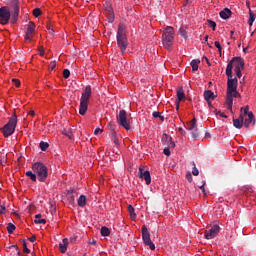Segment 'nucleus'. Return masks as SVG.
<instances>
[{"mask_svg":"<svg viewBox=\"0 0 256 256\" xmlns=\"http://www.w3.org/2000/svg\"><path fill=\"white\" fill-rule=\"evenodd\" d=\"M92 93L91 85H87L80 98V115H85V113H87V109L89 108V99L91 98Z\"/></svg>","mask_w":256,"mask_h":256,"instance_id":"f257e3e1","label":"nucleus"},{"mask_svg":"<svg viewBox=\"0 0 256 256\" xmlns=\"http://www.w3.org/2000/svg\"><path fill=\"white\" fill-rule=\"evenodd\" d=\"M32 171L37 175L38 180L41 183H45L47 177L49 176V172L47 166L42 162H36L32 165Z\"/></svg>","mask_w":256,"mask_h":256,"instance_id":"f03ea898","label":"nucleus"},{"mask_svg":"<svg viewBox=\"0 0 256 256\" xmlns=\"http://www.w3.org/2000/svg\"><path fill=\"white\" fill-rule=\"evenodd\" d=\"M175 39V30L173 27L168 26L162 34V43L165 49H171L173 47V40Z\"/></svg>","mask_w":256,"mask_h":256,"instance_id":"7ed1b4c3","label":"nucleus"},{"mask_svg":"<svg viewBox=\"0 0 256 256\" xmlns=\"http://www.w3.org/2000/svg\"><path fill=\"white\" fill-rule=\"evenodd\" d=\"M17 127V115H12L6 125L2 128L4 137H11L15 133Z\"/></svg>","mask_w":256,"mask_h":256,"instance_id":"20e7f679","label":"nucleus"},{"mask_svg":"<svg viewBox=\"0 0 256 256\" xmlns=\"http://www.w3.org/2000/svg\"><path fill=\"white\" fill-rule=\"evenodd\" d=\"M8 4L11 8V24L15 25V23H17V19H19V10L21 9L19 6V0H8Z\"/></svg>","mask_w":256,"mask_h":256,"instance_id":"39448f33","label":"nucleus"},{"mask_svg":"<svg viewBox=\"0 0 256 256\" xmlns=\"http://www.w3.org/2000/svg\"><path fill=\"white\" fill-rule=\"evenodd\" d=\"M117 45L120 48L121 53L127 51V36H125V31L122 26H119L117 32Z\"/></svg>","mask_w":256,"mask_h":256,"instance_id":"423d86ee","label":"nucleus"},{"mask_svg":"<svg viewBox=\"0 0 256 256\" xmlns=\"http://www.w3.org/2000/svg\"><path fill=\"white\" fill-rule=\"evenodd\" d=\"M116 119L120 127H123L124 129H126V131H129V129H131V122H129V119H127V112L125 110H120Z\"/></svg>","mask_w":256,"mask_h":256,"instance_id":"0eeeda50","label":"nucleus"},{"mask_svg":"<svg viewBox=\"0 0 256 256\" xmlns=\"http://www.w3.org/2000/svg\"><path fill=\"white\" fill-rule=\"evenodd\" d=\"M142 239L145 245H147L151 251H155V244L151 242V234L145 225L142 226Z\"/></svg>","mask_w":256,"mask_h":256,"instance_id":"6e6552de","label":"nucleus"},{"mask_svg":"<svg viewBox=\"0 0 256 256\" xmlns=\"http://www.w3.org/2000/svg\"><path fill=\"white\" fill-rule=\"evenodd\" d=\"M10 19H11V10H9V7L7 6L1 7L0 8V24L7 25Z\"/></svg>","mask_w":256,"mask_h":256,"instance_id":"1a4fd4ad","label":"nucleus"},{"mask_svg":"<svg viewBox=\"0 0 256 256\" xmlns=\"http://www.w3.org/2000/svg\"><path fill=\"white\" fill-rule=\"evenodd\" d=\"M219 231H221L219 224L214 223L211 229L205 231L204 237L205 239H208V240L215 239V237L219 235Z\"/></svg>","mask_w":256,"mask_h":256,"instance_id":"9d476101","label":"nucleus"},{"mask_svg":"<svg viewBox=\"0 0 256 256\" xmlns=\"http://www.w3.org/2000/svg\"><path fill=\"white\" fill-rule=\"evenodd\" d=\"M35 35V23L30 21L27 25V29L24 36V41L26 43H31L33 41V36Z\"/></svg>","mask_w":256,"mask_h":256,"instance_id":"9b49d317","label":"nucleus"},{"mask_svg":"<svg viewBox=\"0 0 256 256\" xmlns=\"http://www.w3.org/2000/svg\"><path fill=\"white\" fill-rule=\"evenodd\" d=\"M234 59H236V64H235V73L236 76L241 79V71H243V69H245V62L243 61V59L241 57H235Z\"/></svg>","mask_w":256,"mask_h":256,"instance_id":"f8f14e48","label":"nucleus"},{"mask_svg":"<svg viewBox=\"0 0 256 256\" xmlns=\"http://www.w3.org/2000/svg\"><path fill=\"white\" fill-rule=\"evenodd\" d=\"M138 173L140 179H144L146 185H151V172H149V170L139 168Z\"/></svg>","mask_w":256,"mask_h":256,"instance_id":"ddd939ff","label":"nucleus"},{"mask_svg":"<svg viewBox=\"0 0 256 256\" xmlns=\"http://www.w3.org/2000/svg\"><path fill=\"white\" fill-rule=\"evenodd\" d=\"M235 65H237V59L233 57L226 67V76L228 77V79L233 78V66L235 67Z\"/></svg>","mask_w":256,"mask_h":256,"instance_id":"4468645a","label":"nucleus"},{"mask_svg":"<svg viewBox=\"0 0 256 256\" xmlns=\"http://www.w3.org/2000/svg\"><path fill=\"white\" fill-rule=\"evenodd\" d=\"M235 90H237V78H228L227 93H232Z\"/></svg>","mask_w":256,"mask_h":256,"instance_id":"2eb2a0df","label":"nucleus"},{"mask_svg":"<svg viewBox=\"0 0 256 256\" xmlns=\"http://www.w3.org/2000/svg\"><path fill=\"white\" fill-rule=\"evenodd\" d=\"M217 96L215 95V93L211 90H206L204 91V99L205 101H215V98Z\"/></svg>","mask_w":256,"mask_h":256,"instance_id":"dca6fc26","label":"nucleus"},{"mask_svg":"<svg viewBox=\"0 0 256 256\" xmlns=\"http://www.w3.org/2000/svg\"><path fill=\"white\" fill-rule=\"evenodd\" d=\"M255 122V116L253 115V112L248 113V118L244 120V127H249L252 123Z\"/></svg>","mask_w":256,"mask_h":256,"instance_id":"f3484780","label":"nucleus"},{"mask_svg":"<svg viewBox=\"0 0 256 256\" xmlns=\"http://www.w3.org/2000/svg\"><path fill=\"white\" fill-rule=\"evenodd\" d=\"M226 105L229 111H233V96L229 92H227L226 96Z\"/></svg>","mask_w":256,"mask_h":256,"instance_id":"a211bd4d","label":"nucleus"},{"mask_svg":"<svg viewBox=\"0 0 256 256\" xmlns=\"http://www.w3.org/2000/svg\"><path fill=\"white\" fill-rule=\"evenodd\" d=\"M233 12L229 8H224L222 11H220V17L221 19H229L231 17Z\"/></svg>","mask_w":256,"mask_h":256,"instance_id":"6ab92c4d","label":"nucleus"},{"mask_svg":"<svg viewBox=\"0 0 256 256\" xmlns=\"http://www.w3.org/2000/svg\"><path fill=\"white\" fill-rule=\"evenodd\" d=\"M69 245V239L64 238L62 244H59L60 252L67 253V246Z\"/></svg>","mask_w":256,"mask_h":256,"instance_id":"aec40b11","label":"nucleus"},{"mask_svg":"<svg viewBox=\"0 0 256 256\" xmlns=\"http://www.w3.org/2000/svg\"><path fill=\"white\" fill-rule=\"evenodd\" d=\"M77 203H78L79 207H85V205H87V196L86 195H81L78 198Z\"/></svg>","mask_w":256,"mask_h":256,"instance_id":"412c9836","label":"nucleus"},{"mask_svg":"<svg viewBox=\"0 0 256 256\" xmlns=\"http://www.w3.org/2000/svg\"><path fill=\"white\" fill-rule=\"evenodd\" d=\"M185 99V92H183V88H179L177 90V99L178 103H181Z\"/></svg>","mask_w":256,"mask_h":256,"instance_id":"4be33fe9","label":"nucleus"},{"mask_svg":"<svg viewBox=\"0 0 256 256\" xmlns=\"http://www.w3.org/2000/svg\"><path fill=\"white\" fill-rule=\"evenodd\" d=\"M77 191L75 189L68 190L67 197L70 199V201H75V197H77Z\"/></svg>","mask_w":256,"mask_h":256,"instance_id":"5701e85b","label":"nucleus"},{"mask_svg":"<svg viewBox=\"0 0 256 256\" xmlns=\"http://www.w3.org/2000/svg\"><path fill=\"white\" fill-rule=\"evenodd\" d=\"M39 219H41V214H36L35 215V220H34V223L36 225H45V223H47V220H45V219L39 220Z\"/></svg>","mask_w":256,"mask_h":256,"instance_id":"b1692460","label":"nucleus"},{"mask_svg":"<svg viewBox=\"0 0 256 256\" xmlns=\"http://www.w3.org/2000/svg\"><path fill=\"white\" fill-rule=\"evenodd\" d=\"M100 233L102 237H109V235H111V230H109L107 226H103L100 230Z\"/></svg>","mask_w":256,"mask_h":256,"instance_id":"393cba45","label":"nucleus"},{"mask_svg":"<svg viewBox=\"0 0 256 256\" xmlns=\"http://www.w3.org/2000/svg\"><path fill=\"white\" fill-rule=\"evenodd\" d=\"M199 63H201L200 60L194 59L191 61V67L192 71H198L199 70Z\"/></svg>","mask_w":256,"mask_h":256,"instance_id":"a878e982","label":"nucleus"},{"mask_svg":"<svg viewBox=\"0 0 256 256\" xmlns=\"http://www.w3.org/2000/svg\"><path fill=\"white\" fill-rule=\"evenodd\" d=\"M62 133H63L66 137H68V139L73 140V132L71 131V129H69V128H64V129L62 130Z\"/></svg>","mask_w":256,"mask_h":256,"instance_id":"bb28decb","label":"nucleus"},{"mask_svg":"<svg viewBox=\"0 0 256 256\" xmlns=\"http://www.w3.org/2000/svg\"><path fill=\"white\" fill-rule=\"evenodd\" d=\"M197 127V119L193 118L189 123H188V131H193Z\"/></svg>","mask_w":256,"mask_h":256,"instance_id":"cd10ccee","label":"nucleus"},{"mask_svg":"<svg viewBox=\"0 0 256 256\" xmlns=\"http://www.w3.org/2000/svg\"><path fill=\"white\" fill-rule=\"evenodd\" d=\"M233 125L236 129H241L244 124L241 122V120H238V118H233Z\"/></svg>","mask_w":256,"mask_h":256,"instance_id":"c85d7f7f","label":"nucleus"},{"mask_svg":"<svg viewBox=\"0 0 256 256\" xmlns=\"http://www.w3.org/2000/svg\"><path fill=\"white\" fill-rule=\"evenodd\" d=\"M128 213L130 214L131 219H135V217H137V214H135V208L131 205L128 206Z\"/></svg>","mask_w":256,"mask_h":256,"instance_id":"c756f323","label":"nucleus"},{"mask_svg":"<svg viewBox=\"0 0 256 256\" xmlns=\"http://www.w3.org/2000/svg\"><path fill=\"white\" fill-rule=\"evenodd\" d=\"M26 177H29L31 181H37V175L31 171L26 172Z\"/></svg>","mask_w":256,"mask_h":256,"instance_id":"7c9ffc66","label":"nucleus"},{"mask_svg":"<svg viewBox=\"0 0 256 256\" xmlns=\"http://www.w3.org/2000/svg\"><path fill=\"white\" fill-rule=\"evenodd\" d=\"M171 137L167 134H163L162 135V143L163 145H167L169 143V141H171Z\"/></svg>","mask_w":256,"mask_h":256,"instance_id":"2f4dec72","label":"nucleus"},{"mask_svg":"<svg viewBox=\"0 0 256 256\" xmlns=\"http://www.w3.org/2000/svg\"><path fill=\"white\" fill-rule=\"evenodd\" d=\"M255 22V15L253 14V12H249V20H248V25L253 26V23Z\"/></svg>","mask_w":256,"mask_h":256,"instance_id":"473e14b6","label":"nucleus"},{"mask_svg":"<svg viewBox=\"0 0 256 256\" xmlns=\"http://www.w3.org/2000/svg\"><path fill=\"white\" fill-rule=\"evenodd\" d=\"M15 229H17V227H15L13 223H8L7 232L9 233V235H11L13 231H15Z\"/></svg>","mask_w":256,"mask_h":256,"instance_id":"72a5a7b5","label":"nucleus"},{"mask_svg":"<svg viewBox=\"0 0 256 256\" xmlns=\"http://www.w3.org/2000/svg\"><path fill=\"white\" fill-rule=\"evenodd\" d=\"M39 147L41 151H47L49 149V143L41 141Z\"/></svg>","mask_w":256,"mask_h":256,"instance_id":"f704fd0d","label":"nucleus"},{"mask_svg":"<svg viewBox=\"0 0 256 256\" xmlns=\"http://www.w3.org/2000/svg\"><path fill=\"white\" fill-rule=\"evenodd\" d=\"M207 23H208L209 27H211V29L213 31H215V29L217 28V23H215V21H213V20H207Z\"/></svg>","mask_w":256,"mask_h":256,"instance_id":"c9c22d12","label":"nucleus"},{"mask_svg":"<svg viewBox=\"0 0 256 256\" xmlns=\"http://www.w3.org/2000/svg\"><path fill=\"white\" fill-rule=\"evenodd\" d=\"M46 27H47L48 33H50V35H54L55 30H53V26H51V23L47 22Z\"/></svg>","mask_w":256,"mask_h":256,"instance_id":"e433bc0d","label":"nucleus"},{"mask_svg":"<svg viewBox=\"0 0 256 256\" xmlns=\"http://www.w3.org/2000/svg\"><path fill=\"white\" fill-rule=\"evenodd\" d=\"M70 76H71V71H69V69H64L63 70L64 79H69Z\"/></svg>","mask_w":256,"mask_h":256,"instance_id":"4c0bfd02","label":"nucleus"},{"mask_svg":"<svg viewBox=\"0 0 256 256\" xmlns=\"http://www.w3.org/2000/svg\"><path fill=\"white\" fill-rule=\"evenodd\" d=\"M192 165H193L192 174H193L194 176L199 175V170L197 169V166H195V162H192Z\"/></svg>","mask_w":256,"mask_h":256,"instance_id":"58836bf2","label":"nucleus"},{"mask_svg":"<svg viewBox=\"0 0 256 256\" xmlns=\"http://www.w3.org/2000/svg\"><path fill=\"white\" fill-rule=\"evenodd\" d=\"M33 15H34V17H40V15H41V9H40V8H35V9L33 10Z\"/></svg>","mask_w":256,"mask_h":256,"instance_id":"ea45409f","label":"nucleus"},{"mask_svg":"<svg viewBox=\"0 0 256 256\" xmlns=\"http://www.w3.org/2000/svg\"><path fill=\"white\" fill-rule=\"evenodd\" d=\"M166 145H168L169 149H175V142H173V138H171Z\"/></svg>","mask_w":256,"mask_h":256,"instance_id":"a19ab883","label":"nucleus"},{"mask_svg":"<svg viewBox=\"0 0 256 256\" xmlns=\"http://www.w3.org/2000/svg\"><path fill=\"white\" fill-rule=\"evenodd\" d=\"M55 67H57V62L54 60V61L50 62L49 70L53 71V69H55Z\"/></svg>","mask_w":256,"mask_h":256,"instance_id":"79ce46f5","label":"nucleus"},{"mask_svg":"<svg viewBox=\"0 0 256 256\" xmlns=\"http://www.w3.org/2000/svg\"><path fill=\"white\" fill-rule=\"evenodd\" d=\"M214 45L218 49V51H219V53L221 55V51L223 50V48L221 47V44L219 43V41H215Z\"/></svg>","mask_w":256,"mask_h":256,"instance_id":"37998d69","label":"nucleus"},{"mask_svg":"<svg viewBox=\"0 0 256 256\" xmlns=\"http://www.w3.org/2000/svg\"><path fill=\"white\" fill-rule=\"evenodd\" d=\"M164 155L169 157L171 155V149L169 147H165L163 150Z\"/></svg>","mask_w":256,"mask_h":256,"instance_id":"c03bdc74","label":"nucleus"},{"mask_svg":"<svg viewBox=\"0 0 256 256\" xmlns=\"http://www.w3.org/2000/svg\"><path fill=\"white\" fill-rule=\"evenodd\" d=\"M24 253H31V250L27 248V242L23 240Z\"/></svg>","mask_w":256,"mask_h":256,"instance_id":"a18cd8bd","label":"nucleus"},{"mask_svg":"<svg viewBox=\"0 0 256 256\" xmlns=\"http://www.w3.org/2000/svg\"><path fill=\"white\" fill-rule=\"evenodd\" d=\"M12 83H14L15 87H20L21 86V81L19 79H12Z\"/></svg>","mask_w":256,"mask_h":256,"instance_id":"49530a36","label":"nucleus"},{"mask_svg":"<svg viewBox=\"0 0 256 256\" xmlns=\"http://www.w3.org/2000/svg\"><path fill=\"white\" fill-rule=\"evenodd\" d=\"M0 213L2 215H5V213H7V208H5V206L2 204H0Z\"/></svg>","mask_w":256,"mask_h":256,"instance_id":"de8ad7c7","label":"nucleus"},{"mask_svg":"<svg viewBox=\"0 0 256 256\" xmlns=\"http://www.w3.org/2000/svg\"><path fill=\"white\" fill-rule=\"evenodd\" d=\"M231 96H232V98L234 97V98H237V97H241V94L237 91V90H235V91H233L232 93H231Z\"/></svg>","mask_w":256,"mask_h":256,"instance_id":"09e8293b","label":"nucleus"},{"mask_svg":"<svg viewBox=\"0 0 256 256\" xmlns=\"http://www.w3.org/2000/svg\"><path fill=\"white\" fill-rule=\"evenodd\" d=\"M192 137L195 140L199 139V131L195 130L194 132H192Z\"/></svg>","mask_w":256,"mask_h":256,"instance_id":"8fccbe9b","label":"nucleus"},{"mask_svg":"<svg viewBox=\"0 0 256 256\" xmlns=\"http://www.w3.org/2000/svg\"><path fill=\"white\" fill-rule=\"evenodd\" d=\"M186 179H187V181H189V183H191L193 181V176L191 175V172H188L186 174Z\"/></svg>","mask_w":256,"mask_h":256,"instance_id":"3c124183","label":"nucleus"},{"mask_svg":"<svg viewBox=\"0 0 256 256\" xmlns=\"http://www.w3.org/2000/svg\"><path fill=\"white\" fill-rule=\"evenodd\" d=\"M180 35L181 37H184V39H187V31L180 29Z\"/></svg>","mask_w":256,"mask_h":256,"instance_id":"603ef678","label":"nucleus"},{"mask_svg":"<svg viewBox=\"0 0 256 256\" xmlns=\"http://www.w3.org/2000/svg\"><path fill=\"white\" fill-rule=\"evenodd\" d=\"M152 116L154 117V119H159V117H161V113L160 112H153Z\"/></svg>","mask_w":256,"mask_h":256,"instance_id":"864d4df0","label":"nucleus"},{"mask_svg":"<svg viewBox=\"0 0 256 256\" xmlns=\"http://www.w3.org/2000/svg\"><path fill=\"white\" fill-rule=\"evenodd\" d=\"M116 135H117V133H115V132L112 133V137L114 138L115 145H119V139L115 138Z\"/></svg>","mask_w":256,"mask_h":256,"instance_id":"5fc2aeb1","label":"nucleus"},{"mask_svg":"<svg viewBox=\"0 0 256 256\" xmlns=\"http://www.w3.org/2000/svg\"><path fill=\"white\" fill-rule=\"evenodd\" d=\"M199 189H201L203 195H207V192L205 191V182L201 186H199Z\"/></svg>","mask_w":256,"mask_h":256,"instance_id":"6e6d98bb","label":"nucleus"},{"mask_svg":"<svg viewBox=\"0 0 256 256\" xmlns=\"http://www.w3.org/2000/svg\"><path fill=\"white\" fill-rule=\"evenodd\" d=\"M99 133H103V129L96 128L95 131H94V135H99Z\"/></svg>","mask_w":256,"mask_h":256,"instance_id":"4d7b16f0","label":"nucleus"},{"mask_svg":"<svg viewBox=\"0 0 256 256\" xmlns=\"http://www.w3.org/2000/svg\"><path fill=\"white\" fill-rule=\"evenodd\" d=\"M238 121H241V123H245V117L243 116V114H240Z\"/></svg>","mask_w":256,"mask_h":256,"instance_id":"13d9d810","label":"nucleus"},{"mask_svg":"<svg viewBox=\"0 0 256 256\" xmlns=\"http://www.w3.org/2000/svg\"><path fill=\"white\" fill-rule=\"evenodd\" d=\"M11 248L16 249L17 255H21V251H19V247L17 245H12Z\"/></svg>","mask_w":256,"mask_h":256,"instance_id":"bf43d9fd","label":"nucleus"},{"mask_svg":"<svg viewBox=\"0 0 256 256\" xmlns=\"http://www.w3.org/2000/svg\"><path fill=\"white\" fill-rule=\"evenodd\" d=\"M216 115H219L220 117H223L224 119H227V115H225V113L217 112Z\"/></svg>","mask_w":256,"mask_h":256,"instance_id":"052dcab7","label":"nucleus"},{"mask_svg":"<svg viewBox=\"0 0 256 256\" xmlns=\"http://www.w3.org/2000/svg\"><path fill=\"white\" fill-rule=\"evenodd\" d=\"M244 115H249V106H245Z\"/></svg>","mask_w":256,"mask_h":256,"instance_id":"680f3d73","label":"nucleus"},{"mask_svg":"<svg viewBox=\"0 0 256 256\" xmlns=\"http://www.w3.org/2000/svg\"><path fill=\"white\" fill-rule=\"evenodd\" d=\"M202 59L207 63V65H211V62H209V58H207V56H203Z\"/></svg>","mask_w":256,"mask_h":256,"instance_id":"e2e57ef3","label":"nucleus"},{"mask_svg":"<svg viewBox=\"0 0 256 256\" xmlns=\"http://www.w3.org/2000/svg\"><path fill=\"white\" fill-rule=\"evenodd\" d=\"M36 239H37L36 236H32L31 238H29V241H30L31 243H35Z\"/></svg>","mask_w":256,"mask_h":256,"instance_id":"0e129e2a","label":"nucleus"},{"mask_svg":"<svg viewBox=\"0 0 256 256\" xmlns=\"http://www.w3.org/2000/svg\"><path fill=\"white\" fill-rule=\"evenodd\" d=\"M178 131L181 133V135H185V130L183 128H179Z\"/></svg>","mask_w":256,"mask_h":256,"instance_id":"69168bd1","label":"nucleus"},{"mask_svg":"<svg viewBox=\"0 0 256 256\" xmlns=\"http://www.w3.org/2000/svg\"><path fill=\"white\" fill-rule=\"evenodd\" d=\"M204 137H205V139H210L211 134L209 132H206Z\"/></svg>","mask_w":256,"mask_h":256,"instance_id":"338daca9","label":"nucleus"},{"mask_svg":"<svg viewBox=\"0 0 256 256\" xmlns=\"http://www.w3.org/2000/svg\"><path fill=\"white\" fill-rule=\"evenodd\" d=\"M39 55H41V57H43V55H45V51L43 49L39 50Z\"/></svg>","mask_w":256,"mask_h":256,"instance_id":"774afa93","label":"nucleus"}]
</instances>
